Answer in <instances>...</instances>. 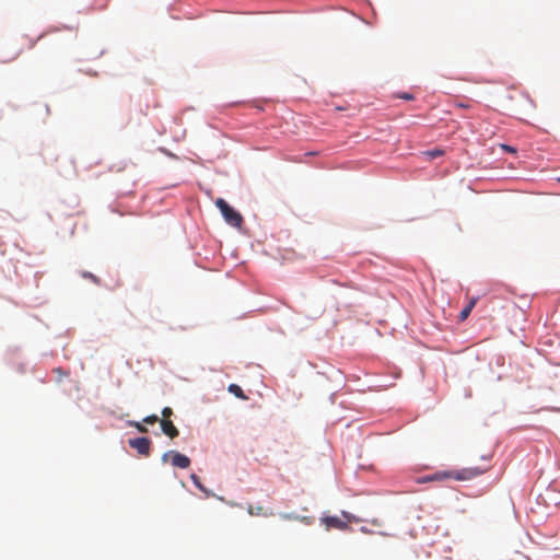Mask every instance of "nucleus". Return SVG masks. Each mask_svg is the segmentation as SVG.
<instances>
[{
    "instance_id": "f257e3e1",
    "label": "nucleus",
    "mask_w": 560,
    "mask_h": 560,
    "mask_svg": "<svg viewBox=\"0 0 560 560\" xmlns=\"http://www.w3.org/2000/svg\"><path fill=\"white\" fill-rule=\"evenodd\" d=\"M489 466H482V467H467L462 470L456 471H438L433 474L432 476L428 477L427 479L430 481H440L445 479H456V480H470L477 476H480L488 471Z\"/></svg>"
},
{
    "instance_id": "f03ea898",
    "label": "nucleus",
    "mask_w": 560,
    "mask_h": 560,
    "mask_svg": "<svg viewBox=\"0 0 560 560\" xmlns=\"http://www.w3.org/2000/svg\"><path fill=\"white\" fill-rule=\"evenodd\" d=\"M215 206L221 211L225 222L234 228H241L243 224V217L240 212L233 209L224 199L218 198Z\"/></svg>"
},
{
    "instance_id": "7ed1b4c3",
    "label": "nucleus",
    "mask_w": 560,
    "mask_h": 560,
    "mask_svg": "<svg viewBox=\"0 0 560 560\" xmlns=\"http://www.w3.org/2000/svg\"><path fill=\"white\" fill-rule=\"evenodd\" d=\"M168 457L172 458V465L174 467H178L182 469H186L190 466V459L188 456L176 452V451H168L162 455V462L166 463Z\"/></svg>"
},
{
    "instance_id": "20e7f679",
    "label": "nucleus",
    "mask_w": 560,
    "mask_h": 560,
    "mask_svg": "<svg viewBox=\"0 0 560 560\" xmlns=\"http://www.w3.org/2000/svg\"><path fill=\"white\" fill-rule=\"evenodd\" d=\"M129 446L138 452L139 455L148 457L151 453V440L144 436L130 439Z\"/></svg>"
},
{
    "instance_id": "39448f33",
    "label": "nucleus",
    "mask_w": 560,
    "mask_h": 560,
    "mask_svg": "<svg viewBox=\"0 0 560 560\" xmlns=\"http://www.w3.org/2000/svg\"><path fill=\"white\" fill-rule=\"evenodd\" d=\"M322 523L325 525L327 530L330 528L345 530L349 527L348 523L338 516H325L322 518Z\"/></svg>"
},
{
    "instance_id": "423d86ee",
    "label": "nucleus",
    "mask_w": 560,
    "mask_h": 560,
    "mask_svg": "<svg viewBox=\"0 0 560 560\" xmlns=\"http://www.w3.org/2000/svg\"><path fill=\"white\" fill-rule=\"evenodd\" d=\"M160 425H161V429H162L163 433L165 435L170 436L171 439H174V438L178 436L179 431H178V429L174 425V423L171 420L162 419L160 421Z\"/></svg>"
},
{
    "instance_id": "0eeeda50",
    "label": "nucleus",
    "mask_w": 560,
    "mask_h": 560,
    "mask_svg": "<svg viewBox=\"0 0 560 560\" xmlns=\"http://www.w3.org/2000/svg\"><path fill=\"white\" fill-rule=\"evenodd\" d=\"M247 512L252 516H265V517H268V516H272L273 515L272 511H267L261 505H257V506L248 505Z\"/></svg>"
},
{
    "instance_id": "6e6552de",
    "label": "nucleus",
    "mask_w": 560,
    "mask_h": 560,
    "mask_svg": "<svg viewBox=\"0 0 560 560\" xmlns=\"http://www.w3.org/2000/svg\"><path fill=\"white\" fill-rule=\"evenodd\" d=\"M476 302H477L476 299H471L469 301V303L462 310V312L459 313L460 322L465 320L469 316V314L471 313L472 308L476 305Z\"/></svg>"
},
{
    "instance_id": "1a4fd4ad",
    "label": "nucleus",
    "mask_w": 560,
    "mask_h": 560,
    "mask_svg": "<svg viewBox=\"0 0 560 560\" xmlns=\"http://www.w3.org/2000/svg\"><path fill=\"white\" fill-rule=\"evenodd\" d=\"M228 390L235 395L237 398L247 399V396L244 394L243 389L236 384L229 385Z\"/></svg>"
},
{
    "instance_id": "9d476101",
    "label": "nucleus",
    "mask_w": 560,
    "mask_h": 560,
    "mask_svg": "<svg viewBox=\"0 0 560 560\" xmlns=\"http://www.w3.org/2000/svg\"><path fill=\"white\" fill-rule=\"evenodd\" d=\"M190 479L200 491L206 493L208 497L211 495V492L201 483L199 477L196 474H191Z\"/></svg>"
},
{
    "instance_id": "9b49d317",
    "label": "nucleus",
    "mask_w": 560,
    "mask_h": 560,
    "mask_svg": "<svg viewBox=\"0 0 560 560\" xmlns=\"http://www.w3.org/2000/svg\"><path fill=\"white\" fill-rule=\"evenodd\" d=\"M82 278L91 280L96 285H101V280L95 275L89 272V271H82L81 272Z\"/></svg>"
},
{
    "instance_id": "f8f14e48",
    "label": "nucleus",
    "mask_w": 560,
    "mask_h": 560,
    "mask_svg": "<svg viewBox=\"0 0 560 560\" xmlns=\"http://www.w3.org/2000/svg\"><path fill=\"white\" fill-rule=\"evenodd\" d=\"M443 154H444V152L439 149L423 152V155L428 156L429 160H433L435 158L442 156Z\"/></svg>"
},
{
    "instance_id": "ddd939ff",
    "label": "nucleus",
    "mask_w": 560,
    "mask_h": 560,
    "mask_svg": "<svg viewBox=\"0 0 560 560\" xmlns=\"http://www.w3.org/2000/svg\"><path fill=\"white\" fill-rule=\"evenodd\" d=\"M159 421V417L156 415H151V416H148L143 419V422L144 423H148V424H153L155 422Z\"/></svg>"
},
{
    "instance_id": "4468645a",
    "label": "nucleus",
    "mask_w": 560,
    "mask_h": 560,
    "mask_svg": "<svg viewBox=\"0 0 560 560\" xmlns=\"http://www.w3.org/2000/svg\"><path fill=\"white\" fill-rule=\"evenodd\" d=\"M132 427H135L139 432L141 433H147L148 432V429L147 427H144L142 423L140 422H132L131 423Z\"/></svg>"
},
{
    "instance_id": "2eb2a0df",
    "label": "nucleus",
    "mask_w": 560,
    "mask_h": 560,
    "mask_svg": "<svg viewBox=\"0 0 560 560\" xmlns=\"http://www.w3.org/2000/svg\"><path fill=\"white\" fill-rule=\"evenodd\" d=\"M173 415V410L170 407H165L162 410L163 419H168Z\"/></svg>"
},
{
    "instance_id": "dca6fc26",
    "label": "nucleus",
    "mask_w": 560,
    "mask_h": 560,
    "mask_svg": "<svg viewBox=\"0 0 560 560\" xmlns=\"http://www.w3.org/2000/svg\"><path fill=\"white\" fill-rule=\"evenodd\" d=\"M400 98L402 100H407V101H411L413 100V95L412 94H409V93H401L398 95Z\"/></svg>"
},
{
    "instance_id": "f3484780",
    "label": "nucleus",
    "mask_w": 560,
    "mask_h": 560,
    "mask_svg": "<svg viewBox=\"0 0 560 560\" xmlns=\"http://www.w3.org/2000/svg\"><path fill=\"white\" fill-rule=\"evenodd\" d=\"M281 517L283 520H298L299 518V516L293 515V514H281Z\"/></svg>"
},
{
    "instance_id": "a211bd4d",
    "label": "nucleus",
    "mask_w": 560,
    "mask_h": 560,
    "mask_svg": "<svg viewBox=\"0 0 560 560\" xmlns=\"http://www.w3.org/2000/svg\"><path fill=\"white\" fill-rule=\"evenodd\" d=\"M502 148L505 150V151H509V152H515V149L510 147V145H506V144H503Z\"/></svg>"
},
{
    "instance_id": "6ab92c4d",
    "label": "nucleus",
    "mask_w": 560,
    "mask_h": 560,
    "mask_svg": "<svg viewBox=\"0 0 560 560\" xmlns=\"http://www.w3.org/2000/svg\"><path fill=\"white\" fill-rule=\"evenodd\" d=\"M457 106H458V107H462V108H468V107H469L468 105L463 104V103H458V104H457Z\"/></svg>"
},
{
    "instance_id": "aec40b11",
    "label": "nucleus",
    "mask_w": 560,
    "mask_h": 560,
    "mask_svg": "<svg viewBox=\"0 0 560 560\" xmlns=\"http://www.w3.org/2000/svg\"><path fill=\"white\" fill-rule=\"evenodd\" d=\"M559 182H560V178H559Z\"/></svg>"
}]
</instances>
